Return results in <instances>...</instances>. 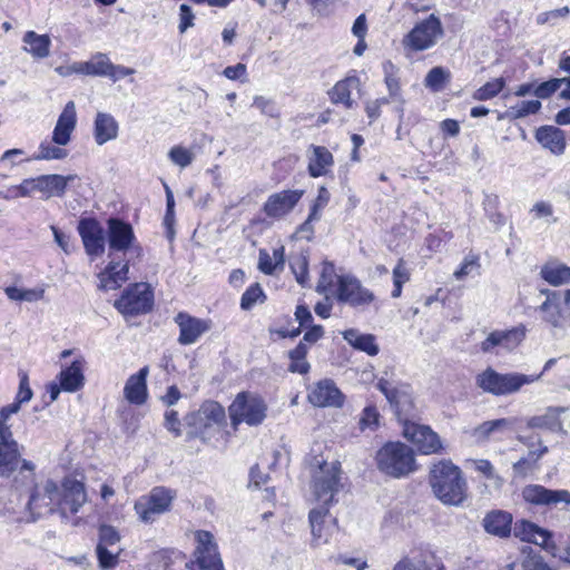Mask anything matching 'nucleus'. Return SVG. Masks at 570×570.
<instances>
[{
	"instance_id": "8",
	"label": "nucleus",
	"mask_w": 570,
	"mask_h": 570,
	"mask_svg": "<svg viewBox=\"0 0 570 570\" xmlns=\"http://www.w3.org/2000/svg\"><path fill=\"white\" fill-rule=\"evenodd\" d=\"M228 412L233 426L236 428L240 423L256 426L265 420L267 405L261 396L240 392L229 405Z\"/></svg>"
},
{
	"instance_id": "57",
	"label": "nucleus",
	"mask_w": 570,
	"mask_h": 570,
	"mask_svg": "<svg viewBox=\"0 0 570 570\" xmlns=\"http://www.w3.org/2000/svg\"><path fill=\"white\" fill-rule=\"evenodd\" d=\"M291 268L293 273L295 274V278L298 284L305 285L307 277H308V263L307 258L303 255L296 257L291 263Z\"/></svg>"
},
{
	"instance_id": "15",
	"label": "nucleus",
	"mask_w": 570,
	"mask_h": 570,
	"mask_svg": "<svg viewBox=\"0 0 570 570\" xmlns=\"http://www.w3.org/2000/svg\"><path fill=\"white\" fill-rule=\"evenodd\" d=\"M60 490L52 480H47L40 485H35L30 494L28 507L30 512L38 518L53 513L59 508Z\"/></svg>"
},
{
	"instance_id": "47",
	"label": "nucleus",
	"mask_w": 570,
	"mask_h": 570,
	"mask_svg": "<svg viewBox=\"0 0 570 570\" xmlns=\"http://www.w3.org/2000/svg\"><path fill=\"white\" fill-rule=\"evenodd\" d=\"M169 159L180 168H185L191 164L195 158V153L191 148L177 145L173 147L168 153Z\"/></svg>"
},
{
	"instance_id": "26",
	"label": "nucleus",
	"mask_w": 570,
	"mask_h": 570,
	"mask_svg": "<svg viewBox=\"0 0 570 570\" xmlns=\"http://www.w3.org/2000/svg\"><path fill=\"white\" fill-rule=\"evenodd\" d=\"M482 525L491 535L509 538L512 532V514L503 510H492L483 518Z\"/></svg>"
},
{
	"instance_id": "22",
	"label": "nucleus",
	"mask_w": 570,
	"mask_h": 570,
	"mask_svg": "<svg viewBox=\"0 0 570 570\" xmlns=\"http://www.w3.org/2000/svg\"><path fill=\"white\" fill-rule=\"evenodd\" d=\"M175 322L179 326L178 342L181 345L194 344L209 330V323L207 321L193 317L184 312L176 315Z\"/></svg>"
},
{
	"instance_id": "12",
	"label": "nucleus",
	"mask_w": 570,
	"mask_h": 570,
	"mask_svg": "<svg viewBox=\"0 0 570 570\" xmlns=\"http://www.w3.org/2000/svg\"><path fill=\"white\" fill-rule=\"evenodd\" d=\"M107 242L111 252H127L134 248L140 255L141 247L136 244V236L132 226L117 217L107 220Z\"/></svg>"
},
{
	"instance_id": "34",
	"label": "nucleus",
	"mask_w": 570,
	"mask_h": 570,
	"mask_svg": "<svg viewBox=\"0 0 570 570\" xmlns=\"http://www.w3.org/2000/svg\"><path fill=\"white\" fill-rule=\"evenodd\" d=\"M524 337L523 331L511 330L507 332H492L489 336L482 342L481 350L483 352H490L493 347L498 345H502L507 348L511 346L518 345L522 338Z\"/></svg>"
},
{
	"instance_id": "9",
	"label": "nucleus",
	"mask_w": 570,
	"mask_h": 570,
	"mask_svg": "<svg viewBox=\"0 0 570 570\" xmlns=\"http://www.w3.org/2000/svg\"><path fill=\"white\" fill-rule=\"evenodd\" d=\"M175 493L164 487L154 488L149 494L140 497L134 509L144 523H153L156 519L170 510Z\"/></svg>"
},
{
	"instance_id": "58",
	"label": "nucleus",
	"mask_w": 570,
	"mask_h": 570,
	"mask_svg": "<svg viewBox=\"0 0 570 570\" xmlns=\"http://www.w3.org/2000/svg\"><path fill=\"white\" fill-rule=\"evenodd\" d=\"M479 258L475 255H469L464 258L459 269L454 272V277L456 279H463L469 276L473 269L479 267L478 263Z\"/></svg>"
},
{
	"instance_id": "20",
	"label": "nucleus",
	"mask_w": 570,
	"mask_h": 570,
	"mask_svg": "<svg viewBox=\"0 0 570 570\" xmlns=\"http://www.w3.org/2000/svg\"><path fill=\"white\" fill-rule=\"evenodd\" d=\"M307 399L311 404L318 407H341L344 403L343 394L330 379L317 382L309 390Z\"/></svg>"
},
{
	"instance_id": "62",
	"label": "nucleus",
	"mask_w": 570,
	"mask_h": 570,
	"mask_svg": "<svg viewBox=\"0 0 570 570\" xmlns=\"http://www.w3.org/2000/svg\"><path fill=\"white\" fill-rule=\"evenodd\" d=\"M393 284L402 285L410 281V271L406 267V264L403 258L397 261L396 266L393 268Z\"/></svg>"
},
{
	"instance_id": "38",
	"label": "nucleus",
	"mask_w": 570,
	"mask_h": 570,
	"mask_svg": "<svg viewBox=\"0 0 570 570\" xmlns=\"http://www.w3.org/2000/svg\"><path fill=\"white\" fill-rule=\"evenodd\" d=\"M20 453L17 442H0V475L8 476L19 464Z\"/></svg>"
},
{
	"instance_id": "60",
	"label": "nucleus",
	"mask_w": 570,
	"mask_h": 570,
	"mask_svg": "<svg viewBox=\"0 0 570 570\" xmlns=\"http://www.w3.org/2000/svg\"><path fill=\"white\" fill-rule=\"evenodd\" d=\"M120 540L119 533L111 525H101L99 529V543L114 546Z\"/></svg>"
},
{
	"instance_id": "55",
	"label": "nucleus",
	"mask_w": 570,
	"mask_h": 570,
	"mask_svg": "<svg viewBox=\"0 0 570 570\" xmlns=\"http://www.w3.org/2000/svg\"><path fill=\"white\" fill-rule=\"evenodd\" d=\"M515 117H525L529 115H534L541 109V102L535 100H521L517 102L512 108Z\"/></svg>"
},
{
	"instance_id": "19",
	"label": "nucleus",
	"mask_w": 570,
	"mask_h": 570,
	"mask_svg": "<svg viewBox=\"0 0 570 570\" xmlns=\"http://www.w3.org/2000/svg\"><path fill=\"white\" fill-rule=\"evenodd\" d=\"M88 497L85 484L73 478H65L61 483L59 511L66 518V511L77 513L87 502Z\"/></svg>"
},
{
	"instance_id": "37",
	"label": "nucleus",
	"mask_w": 570,
	"mask_h": 570,
	"mask_svg": "<svg viewBox=\"0 0 570 570\" xmlns=\"http://www.w3.org/2000/svg\"><path fill=\"white\" fill-rule=\"evenodd\" d=\"M118 124L116 119L106 112H98L95 120V136L97 142H107L116 139Z\"/></svg>"
},
{
	"instance_id": "53",
	"label": "nucleus",
	"mask_w": 570,
	"mask_h": 570,
	"mask_svg": "<svg viewBox=\"0 0 570 570\" xmlns=\"http://www.w3.org/2000/svg\"><path fill=\"white\" fill-rule=\"evenodd\" d=\"M331 198V194L326 187L321 186L318 188V194L315 200L311 206V218L312 219H321V212L327 206Z\"/></svg>"
},
{
	"instance_id": "28",
	"label": "nucleus",
	"mask_w": 570,
	"mask_h": 570,
	"mask_svg": "<svg viewBox=\"0 0 570 570\" xmlns=\"http://www.w3.org/2000/svg\"><path fill=\"white\" fill-rule=\"evenodd\" d=\"M77 122L76 106L68 101L60 114L52 136V142H68Z\"/></svg>"
},
{
	"instance_id": "39",
	"label": "nucleus",
	"mask_w": 570,
	"mask_h": 570,
	"mask_svg": "<svg viewBox=\"0 0 570 570\" xmlns=\"http://www.w3.org/2000/svg\"><path fill=\"white\" fill-rule=\"evenodd\" d=\"M441 561L432 553L423 554L420 559L404 558L399 561L394 570H443Z\"/></svg>"
},
{
	"instance_id": "50",
	"label": "nucleus",
	"mask_w": 570,
	"mask_h": 570,
	"mask_svg": "<svg viewBox=\"0 0 570 570\" xmlns=\"http://www.w3.org/2000/svg\"><path fill=\"white\" fill-rule=\"evenodd\" d=\"M473 464L474 469L491 481L495 489H500L502 487L503 479L495 473L494 466L489 460H474Z\"/></svg>"
},
{
	"instance_id": "14",
	"label": "nucleus",
	"mask_w": 570,
	"mask_h": 570,
	"mask_svg": "<svg viewBox=\"0 0 570 570\" xmlns=\"http://www.w3.org/2000/svg\"><path fill=\"white\" fill-rule=\"evenodd\" d=\"M86 254L95 259L105 253L106 233L101 224L94 217H82L77 226Z\"/></svg>"
},
{
	"instance_id": "59",
	"label": "nucleus",
	"mask_w": 570,
	"mask_h": 570,
	"mask_svg": "<svg viewBox=\"0 0 570 570\" xmlns=\"http://www.w3.org/2000/svg\"><path fill=\"white\" fill-rule=\"evenodd\" d=\"M32 390L29 386V379L26 373L20 374L19 391L16 396L17 403L21 406L22 403L29 402L32 397Z\"/></svg>"
},
{
	"instance_id": "7",
	"label": "nucleus",
	"mask_w": 570,
	"mask_h": 570,
	"mask_svg": "<svg viewBox=\"0 0 570 570\" xmlns=\"http://www.w3.org/2000/svg\"><path fill=\"white\" fill-rule=\"evenodd\" d=\"M546 301L537 308L544 323L556 330L570 325V289H541Z\"/></svg>"
},
{
	"instance_id": "25",
	"label": "nucleus",
	"mask_w": 570,
	"mask_h": 570,
	"mask_svg": "<svg viewBox=\"0 0 570 570\" xmlns=\"http://www.w3.org/2000/svg\"><path fill=\"white\" fill-rule=\"evenodd\" d=\"M361 89V80L356 75H348L344 79L337 81L328 91L330 99L335 105H343L346 109L354 106L352 94L358 92Z\"/></svg>"
},
{
	"instance_id": "46",
	"label": "nucleus",
	"mask_w": 570,
	"mask_h": 570,
	"mask_svg": "<svg viewBox=\"0 0 570 570\" xmlns=\"http://www.w3.org/2000/svg\"><path fill=\"white\" fill-rule=\"evenodd\" d=\"M504 83L503 78L488 81L473 94V98L480 101L492 99L504 88Z\"/></svg>"
},
{
	"instance_id": "4",
	"label": "nucleus",
	"mask_w": 570,
	"mask_h": 570,
	"mask_svg": "<svg viewBox=\"0 0 570 570\" xmlns=\"http://www.w3.org/2000/svg\"><path fill=\"white\" fill-rule=\"evenodd\" d=\"M541 374L527 375L521 373H499L492 367H488L476 375L475 384L485 393L492 395H508L520 391L523 385L538 381Z\"/></svg>"
},
{
	"instance_id": "31",
	"label": "nucleus",
	"mask_w": 570,
	"mask_h": 570,
	"mask_svg": "<svg viewBox=\"0 0 570 570\" xmlns=\"http://www.w3.org/2000/svg\"><path fill=\"white\" fill-rule=\"evenodd\" d=\"M333 165V156L325 146L315 145L308 155V173L312 177L326 175Z\"/></svg>"
},
{
	"instance_id": "35",
	"label": "nucleus",
	"mask_w": 570,
	"mask_h": 570,
	"mask_svg": "<svg viewBox=\"0 0 570 570\" xmlns=\"http://www.w3.org/2000/svg\"><path fill=\"white\" fill-rule=\"evenodd\" d=\"M343 337L354 348L365 352L370 356H375L380 351L375 343V336L372 334H362L357 330L350 328L343 332Z\"/></svg>"
},
{
	"instance_id": "1",
	"label": "nucleus",
	"mask_w": 570,
	"mask_h": 570,
	"mask_svg": "<svg viewBox=\"0 0 570 570\" xmlns=\"http://www.w3.org/2000/svg\"><path fill=\"white\" fill-rule=\"evenodd\" d=\"M430 484L435 497L444 504L459 507L466 499V481L451 461H440L431 468Z\"/></svg>"
},
{
	"instance_id": "63",
	"label": "nucleus",
	"mask_w": 570,
	"mask_h": 570,
	"mask_svg": "<svg viewBox=\"0 0 570 570\" xmlns=\"http://www.w3.org/2000/svg\"><path fill=\"white\" fill-rule=\"evenodd\" d=\"M165 426L176 438L181 435L180 421L178 419V413L175 410L166 411V413H165Z\"/></svg>"
},
{
	"instance_id": "40",
	"label": "nucleus",
	"mask_w": 570,
	"mask_h": 570,
	"mask_svg": "<svg viewBox=\"0 0 570 570\" xmlns=\"http://www.w3.org/2000/svg\"><path fill=\"white\" fill-rule=\"evenodd\" d=\"M110 59L106 53L97 52L88 61H80L78 70L80 75L107 77L110 68Z\"/></svg>"
},
{
	"instance_id": "52",
	"label": "nucleus",
	"mask_w": 570,
	"mask_h": 570,
	"mask_svg": "<svg viewBox=\"0 0 570 570\" xmlns=\"http://www.w3.org/2000/svg\"><path fill=\"white\" fill-rule=\"evenodd\" d=\"M562 83V78H552L535 86L533 95L539 99H548L558 91Z\"/></svg>"
},
{
	"instance_id": "6",
	"label": "nucleus",
	"mask_w": 570,
	"mask_h": 570,
	"mask_svg": "<svg viewBox=\"0 0 570 570\" xmlns=\"http://www.w3.org/2000/svg\"><path fill=\"white\" fill-rule=\"evenodd\" d=\"M225 410L215 401H206L202 406L185 416L186 425L191 429V434L203 440L209 439L218 432L225 422Z\"/></svg>"
},
{
	"instance_id": "54",
	"label": "nucleus",
	"mask_w": 570,
	"mask_h": 570,
	"mask_svg": "<svg viewBox=\"0 0 570 570\" xmlns=\"http://www.w3.org/2000/svg\"><path fill=\"white\" fill-rule=\"evenodd\" d=\"M99 566L102 569H112L118 563V553H114L102 543H98L96 548Z\"/></svg>"
},
{
	"instance_id": "51",
	"label": "nucleus",
	"mask_w": 570,
	"mask_h": 570,
	"mask_svg": "<svg viewBox=\"0 0 570 570\" xmlns=\"http://www.w3.org/2000/svg\"><path fill=\"white\" fill-rule=\"evenodd\" d=\"M68 156V151L60 145H40L39 151L33 155L37 160L63 159Z\"/></svg>"
},
{
	"instance_id": "42",
	"label": "nucleus",
	"mask_w": 570,
	"mask_h": 570,
	"mask_svg": "<svg viewBox=\"0 0 570 570\" xmlns=\"http://www.w3.org/2000/svg\"><path fill=\"white\" fill-rule=\"evenodd\" d=\"M451 71L444 67L438 66L429 70L424 78V87L432 92H441L451 82Z\"/></svg>"
},
{
	"instance_id": "61",
	"label": "nucleus",
	"mask_w": 570,
	"mask_h": 570,
	"mask_svg": "<svg viewBox=\"0 0 570 570\" xmlns=\"http://www.w3.org/2000/svg\"><path fill=\"white\" fill-rule=\"evenodd\" d=\"M179 19L180 22L178 29L180 33H184L188 28L194 26L195 16L191 8L188 4H180Z\"/></svg>"
},
{
	"instance_id": "16",
	"label": "nucleus",
	"mask_w": 570,
	"mask_h": 570,
	"mask_svg": "<svg viewBox=\"0 0 570 570\" xmlns=\"http://www.w3.org/2000/svg\"><path fill=\"white\" fill-rule=\"evenodd\" d=\"M403 435L412 442L422 454L439 453L443 449L438 433L430 426L415 422H405Z\"/></svg>"
},
{
	"instance_id": "5",
	"label": "nucleus",
	"mask_w": 570,
	"mask_h": 570,
	"mask_svg": "<svg viewBox=\"0 0 570 570\" xmlns=\"http://www.w3.org/2000/svg\"><path fill=\"white\" fill-rule=\"evenodd\" d=\"M443 36L444 29L440 18L431 13L416 22L402 38V46L409 53L421 52L433 48Z\"/></svg>"
},
{
	"instance_id": "29",
	"label": "nucleus",
	"mask_w": 570,
	"mask_h": 570,
	"mask_svg": "<svg viewBox=\"0 0 570 570\" xmlns=\"http://www.w3.org/2000/svg\"><path fill=\"white\" fill-rule=\"evenodd\" d=\"M327 515V508H315L309 511L308 520L313 537V547H318L323 543H326L331 535V527L325 525V518Z\"/></svg>"
},
{
	"instance_id": "43",
	"label": "nucleus",
	"mask_w": 570,
	"mask_h": 570,
	"mask_svg": "<svg viewBox=\"0 0 570 570\" xmlns=\"http://www.w3.org/2000/svg\"><path fill=\"white\" fill-rule=\"evenodd\" d=\"M384 73H385V83L390 94V98L392 99V102L399 104V110L402 111V106L404 104V100L400 94V83L399 79L395 76L394 72V66L392 62L386 61L383 65Z\"/></svg>"
},
{
	"instance_id": "17",
	"label": "nucleus",
	"mask_w": 570,
	"mask_h": 570,
	"mask_svg": "<svg viewBox=\"0 0 570 570\" xmlns=\"http://www.w3.org/2000/svg\"><path fill=\"white\" fill-rule=\"evenodd\" d=\"M522 499L532 505L556 507L559 503L570 505V491L551 490L540 484H528L521 491Z\"/></svg>"
},
{
	"instance_id": "10",
	"label": "nucleus",
	"mask_w": 570,
	"mask_h": 570,
	"mask_svg": "<svg viewBox=\"0 0 570 570\" xmlns=\"http://www.w3.org/2000/svg\"><path fill=\"white\" fill-rule=\"evenodd\" d=\"M196 547L191 559L186 563L188 570H213L222 567L223 561L214 535L209 531L198 530L195 532Z\"/></svg>"
},
{
	"instance_id": "18",
	"label": "nucleus",
	"mask_w": 570,
	"mask_h": 570,
	"mask_svg": "<svg viewBox=\"0 0 570 570\" xmlns=\"http://www.w3.org/2000/svg\"><path fill=\"white\" fill-rule=\"evenodd\" d=\"M304 195L302 189H287L268 196L263 212L269 218L279 219L289 214Z\"/></svg>"
},
{
	"instance_id": "45",
	"label": "nucleus",
	"mask_w": 570,
	"mask_h": 570,
	"mask_svg": "<svg viewBox=\"0 0 570 570\" xmlns=\"http://www.w3.org/2000/svg\"><path fill=\"white\" fill-rule=\"evenodd\" d=\"M338 277L340 276H337L335 273V267H334L333 263L324 262L322 264V271H321L320 279H318V283L316 286V291L320 294H326L327 292L331 291L333 284H334V279L335 278L338 279Z\"/></svg>"
},
{
	"instance_id": "64",
	"label": "nucleus",
	"mask_w": 570,
	"mask_h": 570,
	"mask_svg": "<svg viewBox=\"0 0 570 570\" xmlns=\"http://www.w3.org/2000/svg\"><path fill=\"white\" fill-rule=\"evenodd\" d=\"M376 387L385 395L391 404H397V391L386 379L381 377L377 381Z\"/></svg>"
},
{
	"instance_id": "33",
	"label": "nucleus",
	"mask_w": 570,
	"mask_h": 570,
	"mask_svg": "<svg viewBox=\"0 0 570 570\" xmlns=\"http://www.w3.org/2000/svg\"><path fill=\"white\" fill-rule=\"evenodd\" d=\"M23 50L36 59H45L50 53L51 39L48 35H38L35 31H27L22 38Z\"/></svg>"
},
{
	"instance_id": "11",
	"label": "nucleus",
	"mask_w": 570,
	"mask_h": 570,
	"mask_svg": "<svg viewBox=\"0 0 570 570\" xmlns=\"http://www.w3.org/2000/svg\"><path fill=\"white\" fill-rule=\"evenodd\" d=\"M153 306L154 293L146 283L134 284L115 302V307L125 316L146 314Z\"/></svg>"
},
{
	"instance_id": "32",
	"label": "nucleus",
	"mask_w": 570,
	"mask_h": 570,
	"mask_svg": "<svg viewBox=\"0 0 570 570\" xmlns=\"http://www.w3.org/2000/svg\"><path fill=\"white\" fill-rule=\"evenodd\" d=\"M75 178V175H41L38 177V191L46 194L47 197L62 196L66 193L68 183Z\"/></svg>"
},
{
	"instance_id": "44",
	"label": "nucleus",
	"mask_w": 570,
	"mask_h": 570,
	"mask_svg": "<svg viewBox=\"0 0 570 570\" xmlns=\"http://www.w3.org/2000/svg\"><path fill=\"white\" fill-rule=\"evenodd\" d=\"M380 417L381 415L375 405L365 406L361 413L358 421L360 430L363 432L366 430L372 432L375 431L380 425Z\"/></svg>"
},
{
	"instance_id": "56",
	"label": "nucleus",
	"mask_w": 570,
	"mask_h": 570,
	"mask_svg": "<svg viewBox=\"0 0 570 570\" xmlns=\"http://www.w3.org/2000/svg\"><path fill=\"white\" fill-rule=\"evenodd\" d=\"M252 106L257 108L263 115L272 118L278 117L279 115V110L275 101L264 96H255Z\"/></svg>"
},
{
	"instance_id": "30",
	"label": "nucleus",
	"mask_w": 570,
	"mask_h": 570,
	"mask_svg": "<svg viewBox=\"0 0 570 570\" xmlns=\"http://www.w3.org/2000/svg\"><path fill=\"white\" fill-rule=\"evenodd\" d=\"M128 263L120 266L119 262L111 261L106 266L98 277L100 279L99 287L104 291H110L118 288L124 282L127 281L128 276Z\"/></svg>"
},
{
	"instance_id": "48",
	"label": "nucleus",
	"mask_w": 570,
	"mask_h": 570,
	"mask_svg": "<svg viewBox=\"0 0 570 570\" xmlns=\"http://www.w3.org/2000/svg\"><path fill=\"white\" fill-rule=\"evenodd\" d=\"M265 294L258 283L250 285L240 298V307L244 311H249L256 303H263Z\"/></svg>"
},
{
	"instance_id": "3",
	"label": "nucleus",
	"mask_w": 570,
	"mask_h": 570,
	"mask_svg": "<svg viewBox=\"0 0 570 570\" xmlns=\"http://www.w3.org/2000/svg\"><path fill=\"white\" fill-rule=\"evenodd\" d=\"M377 469L390 476L402 478L415 470L412 448L402 442H387L375 455Z\"/></svg>"
},
{
	"instance_id": "21",
	"label": "nucleus",
	"mask_w": 570,
	"mask_h": 570,
	"mask_svg": "<svg viewBox=\"0 0 570 570\" xmlns=\"http://www.w3.org/2000/svg\"><path fill=\"white\" fill-rule=\"evenodd\" d=\"M512 532L521 541L541 546L546 550L554 548V543L551 541V533L528 520H518L512 528Z\"/></svg>"
},
{
	"instance_id": "23",
	"label": "nucleus",
	"mask_w": 570,
	"mask_h": 570,
	"mask_svg": "<svg viewBox=\"0 0 570 570\" xmlns=\"http://www.w3.org/2000/svg\"><path fill=\"white\" fill-rule=\"evenodd\" d=\"M85 365L82 356L77 357L69 366L63 367L57 379L65 392H77L85 385Z\"/></svg>"
},
{
	"instance_id": "36",
	"label": "nucleus",
	"mask_w": 570,
	"mask_h": 570,
	"mask_svg": "<svg viewBox=\"0 0 570 570\" xmlns=\"http://www.w3.org/2000/svg\"><path fill=\"white\" fill-rule=\"evenodd\" d=\"M540 275L550 285L560 286L570 282V267L557 261H551L542 266Z\"/></svg>"
},
{
	"instance_id": "2",
	"label": "nucleus",
	"mask_w": 570,
	"mask_h": 570,
	"mask_svg": "<svg viewBox=\"0 0 570 570\" xmlns=\"http://www.w3.org/2000/svg\"><path fill=\"white\" fill-rule=\"evenodd\" d=\"M311 465L312 472V492L315 500L322 505L328 508L337 502L335 497L342 489L341 483V463L338 461L326 462L322 458L315 456Z\"/></svg>"
},
{
	"instance_id": "49",
	"label": "nucleus",
	"mask_w": 570,
	"mask_h": 570,
	"mask_svg": "<svg viewBox=\"0 0 570 570\" xmlns=\"http://www.w3.org/2000/svg\"><path fill=\"white\" fill-rule=\"evenodd\" d=\"M538 142H566L564 132L556 126H542L535 131Z\"/></svg>"
},
{
	"instance_id": "24",
	"label": "nucleus",
	"mask_w": 570,
	"mask_h": 570,
	"mask_svg": "<svg viewBox=\"0 0 570 570\" xmlns=\"http://www.w3.org/2000/svg\"><path fill=\"white\" fill-rule=\"evenodd\" d=\"M148 366L141 367L136 374L130 375L124 387L125 399L135 405H142L147 401Z\"/></svg>"
},
{
	"instance_id": "41",
	"label": "nucleus",
	"mask_w": 570,
	"mask_h": 570,
	"mask_svg": "<svg viewBox=\"0 0 570 570\" xmlns=\"http://www.w3.org/2000/svg\"><path fill=\"white\" fill-rule=\"evenodd\" d=\"M511 425L512 422L509 419L485 421L473 429L472 436L476 442L482 443L488 441L492 434L497 432H503L510 429Z\"/></svg>"
},
{
	"instance_id": "13",
	"label": "nucleus",
	"mask_w": 570,
	"mask_h": 570,
	"mask_svg": "<svg viewBox=\"0 0 570 570\" xmlns=\"http://www.w3.org/2000/svg\"><path fill=\"white\" fill-rule=\"evenodd\" d=\"M337 299L355 308H364L375 301L372 291L364 287L354 276L344 275L338 277Z\"/></svg>"
},
{
	"instance_id": "27",
	"label": "nucleus",
	"mask_w": 570,
	"mask_h": 570,
	"mask_svg": "<svg viewBox=\"0 0 570 570\" xmlns=\"http://www.w3.org/2000/svg\"><path fill=\"white\" fill-rule=\"evenodd\" d=\"M566 411L567 409L562 406H549L543 414L529 417L527 426L550 432H564L560 415Z\"/></svg>"
}]
</instances>
